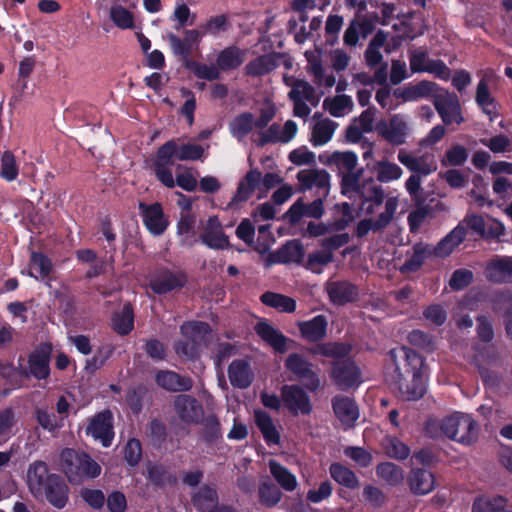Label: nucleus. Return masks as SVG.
I'll list each match as a JSON object with an SVG mask.
<instances>
[{
    "label": "nucleus",
    "instance_id": "f3484780",
    "mask_svg": "<svg viewBox=\"0 0 512 512\" xmlns=\"http://www.w3.org/2000/svg\"><path fill=\"white\" fill-rule=\"evenodd\" d=\"M54 476L48 475V469L44 462L31 464L27 472V482L31 493L37 498L43 497L51 477Z\"/></svg>",
    "mask_w": 512,
    "mask_h": 512
},
{
    "label": "nucleus",
    "instance_id": "a18cd8bd",
    "mask_svg": "<svg viewBox=\"0 0 512 512\" xmlns=\"http://www.w3.org/2000/svg\"><path fill=\"white\" fill-rule=\"evenodd\" d=\"M261 301L270 307L277 309L280 312L290 313L296 308V302L285 295L273 292H266L261 296Z\"/></svg>",
    "mask_w": 512,
    "mask_h": 512
},
{
    "label": "nucleus",
    "instance_id": "c85d7f7f",
    "mask_svg": "<svg viewBox=\"0 0 512 512\" xmlns=\"http://www.w3.org/2000/svg\"><path fill=\"white\" fill-rule=\"evenodd\" d=\"M254 420L267 445L272 446L280 443V433L267 412L261 409L255 410Z\"/></svg>",
    "mask_w": 512,
    "mask_h": 512
},
{
    "label": "nucleus",
    "instance_id": "4be33fe9",
    "mask_svg": "<svg viewBox=\"0 0 512 512\" xmlns=\"http://www.w3.org/2000/svg\"><path fill=\"white\" fill-rule=\"evenodd\" d=\"M185 276L168 270L159 271L150 280L151 289L157 294H165L185 284Z\"/></svg>",
    "mask_w": 512,
    "mask_h": 512
},
{
    "label": "nucleus",
    "instance_id": "1a4fd4ad",
    "mask_svg": "<svg viewBox=\"0 0 512 512\" xmlns=\"http://www.w3.org/2000/svg\"><path fill=\"white\" fill-rule=\"evenodd\" d=\"M435 108L446 125L461 124L464 118L458 97L448 91H440L434 99Z\"/></svg>",
    "mask_w": 512,
    "mask_h": 512
},
{
    "label": "nucleus",
    "instance_id": "4d7b16f0",
    "mask_svg": "<svg viewBox=\"0 0 512 512\" xmlns=\"http://www.w3.org/2000/svg\"><path fill=\"white\" fill-rule=\"evenodd\" d=\"M19 173L15 156L10 151H5L1 156L0 176L8 182L14 181Z\"/></svg>",
    "mask_w": 512,
    "mask_h": 512
},
{
    "label": "nucleus",
    "instance_id": "a878e982",
    "mask_svg": "<svg viewBox=\"0 0 512 512\" xmlns=\"http://www.w3.org/2000/svg\"><path fill=\"white\" fill-rule=\"evenodd\" d=\"M283 80L287 86L291 87V91L289 92L290 99L307 101L312 106H316L318 104L319 97L316 95L314 88L309 83L287 75H284Z\"/></svg>",
    "mask_w": 512,
    "mask_h": 512
},
{
    "label": "nucleus",
    "instance_id": "49530a36",
    "mask_svg": "<svg viewBox=\"0 0 512 512\" xmlns=\"http://www.w3.org/2000/svg\"><path fill=\"white\" fill-rule=\"evenodd\" d=\"M243 61L244 53L236 47H229L219 54L217 65L222 70H230L237 68Z\"/></svg>",
    "mask_w": 512,
    "mask_h": 512
},
{
    "label": "nucleus",
    "instance_id": "603ef678",
    "mask_svg": "<svg viewBox=\"0 0 512 512\" xmlns=\"http://www.w3.org/2000/svg\"><path fill=\"white\" fill-rule=\"evenodd\" d=\"M377 475L389 485H398L404 479L403 471L393 463L385 462L377 466Z\"/></svg>",
    "mask_w": 512,
    "mask_h": 512
},
{
    "label": "nucleus",
    "instance_id": "f03ea898",
    "mask_svg": "<svg viewBox=\"0 0 512 512\" xmlns=\"http://www.w3.org/2000/svg\"><path fill=\"white\" fill-rule=\"evenodd\" d=\"M437 428H440L444 436L462 444H471L478 436V425L475 420L469 414L460 412L444 418L440 423L429 421L426 431L430 436L437 437L438 433L434 431Z\"/></svg>",
    "mask_w": 512,
    "mask_h": 512
},
{
    "label": "nucleus",
    "instance_id": "8fccbe9b",
    "mask_svg": "<svg viewBox=\"0 0 512 512\" xmlns=\"http://www.w3.org/2000/svg\"><path fill=\"white\" fill-rule=\"evenodd\" d=\"M276 65L274 55H263L247 64L246 73L251 76L264 75L272 71Z\"/></svg>",
    "mask_w": 512,
    "mask_h": 512
},
{
    "label": "nucleus",
    "instance_id": "412c9836",
    "mask_svg": "<svg viewBox=\"0 0 512 512\" xmlns=\"http://www.w3.org/2000/svg\"><path fill=\"white\" fill-rule=\"evenodd\" d=\"M319 159L327 166H335L340 175H343V173L354 172L358 164V157L352 151H334L332 153H324L320 155Z\"/></svg>",
    "mask_w": 512,
    "mask_h": 512
},
{
    "label": "nucleus",
    "instance_id": "b1692460",
    "mask_svg": "<svg viewBox=\"0 0 512 512\" xmlns=\"http://www.w3.org/2000/svg\"><path fill=\"white\" fill-rule=\"evenodd\" d=\"M51 346L43 344L36 348L29 356L30 373L38 379H44L49 375V359Z\"/></svg>",
    "mask_w": 512,
    "mask_h": 512
},
{
    "label": "nucleus",
    "instance_id": "c756f323",
    "mask_svg": "<svg viewBox=\"0 0 512 512\" xmlns=\"http://www.w3.org/2000/svg\"><path fill=\"white\" fill-rule=\"evenodd\" d=\"M255 331L257 335L275 351L283 353L287 350L286 343L288 339L269 323L265 321L258 322L255 326Z\"/></svg>",
    "mask_w": 512,
    "mask_h": 512
},
{
    "label": "nucleus",
    "instance_id": "13d9d810",
    "mask_svg": "<svg viewBox=\"0 0 512 512\" xmlns=\"http://www.w3.org/2000/svg\"><path fill=\"white\" fill-rule=\"evenodd\" d=\"M383 201L384 211L376 218V225L384 228L393 220L399 205V198L397 195H388Z\"/></svg>",
    "mask_w": 512,
    "mask_h": 512
},
{
    "label": "nucleus",
    "instance_id": "5701e85b",
    "mask_svg": "<svg viewBox=\"0 0 512 512\" xmlns=\"http://www.w3.org/2000/svg\"><path fill=\"white\" fill-rule=\"evenodd\" d=\"M297 179L304 189L317 188L327 195L330 187V174L324 169H304L298 172Z\"/></svg>",
    "mask_w": 512,
    "mask_h": 512
},
{
    "label": "nucleus",
    "instance_id": "bf43d9fd",
    "mask_svg": "<svg viewBox=\"0 0 512 512\" xmlns=\"http://www.w3.org/2000/svg\"><path fill=\"white\" fill-rule=\"evenodd\" d=\"M384 44V37L378 33L369 43L366 52L365 58L366 62L369 66L373 67L378 65L382 60V54L380 52L381 47Z\"/></svg>",
    "mask_w": 512,
    "mask_h": 512
},
{
    "label": "nucleus",
    "instance_id": "79ce46f5",
    "mask_svg": "<svg viewBox=\"0 0 512 512\" xmlns=\"http://www.w3.org/2000/svg\"><path fill=\"white\" fill-rule=\"evenodd\" d=\"M323 107L334 117H343L350 113L353 108V101L350 96L336 95L327 98L323 102Z\"/></svg>",
    "mask_w": 512,
    "mask_h": 512
},
{
    "label": "nucleus",
    "instance_id": "393cba45",
    "mask_svg": "<svg viewBox=\"0 0 512 512\" xmlns=\"http://www.w3.org/2000/svg\"><path fill=\"white\" fill-rule=\"evenodd\" d=\"M261 173L257 170L249 171L238 185L237 191L228 204V208H235L238 204L247 201L253 191L260 185Z\"/></svg>",
    "mask_w": 512,
    "mask_h": 512
},
{
    "label": "nucleus",
    "instance_id": "39448f33",
    "mask_svg": "<svg viewBox=\"0 0 512 512\" xmlns=\"http://www.w3.org/2000/svg\"><path fill=\"white\" fill-rule=\"evenodd\" d=\"M209 332V325L203 322H188L183 324L181 326V334L185 338V341L176 344V353L185 357H194L198 347L205 341Z\"/></svg>",
    "mask_w": 512,
    "mask_h": 512
},
{
    "label": "nucleus",
    "instance_id": "473e14b6",
    "mask_svg": "<svg viewBox=\"0 0 512 512\" xmlns=\"http://www.w3.org/2000/svg\"><path fill=\"white\" fill-rule=\"evenodd\" d=\"M487 279L504 282L512 278V258L503 257L491 260L485 269Z\"/></svg>",
    "mask_w": 512,
    "mask_h": 512
},
{
    "label": "nucleus",
    "instance_id": "37998d69",
    "mask_svg": "<svg viewBox=\"0 0 512 512\" xmlns=\"http://www.w3.org/2000/svg\"><path fill=\"white\" fill-rule=\"evenodd\" d=\"M472 512H512L503 497H479L472 506Z\"/></svg>",
    "mask_w": 512,
    "mask_h": 512
},
{
    "label": "nucleus",
    "instance_id": "cd10ccee",
    "mask_svg": "<svg viewBox=\"0 0 512 512\" xmlns=\"http://www.w3.org/2000/svg\"><path fill=\"white\" fill-rule=\"evenodd\" d=\"M323 213V201L320 198L309 204H306L303 200H298L290 207L288 211L290 220L292 222H297L302 217L319 219Z\"/></svg>",
    "mask_w": 512,
    "mask_h": 512
},
{
    "label": "nucleus",
    "instance_id": "9b49d317",
    "mask_svg": "<svg viewBox=\"0 0 512 512\" xmlns=\"http://www.w3.org/2000/svg\"><path fill=\"white\" fill-rule=\"evenodd\" d=\"M184 37L181 39L173 33L167 35L170 48L174 55L188 58L194 49L199 46L205 31L198 29H189L183 32Z\"/></svg>",
    "mask_w": 512,
    "mask_h": 512
},
{
    "label": "nucleus",
    "instance_id": "6e6d98bb",
    "mask_svg": "<svg viewBox=\"0 0 512 512\" xmlns=\"http://www.w3.org/2000/svg\"><path fill=\"white\" fill-rule=\"evenodd\" d=\"M36 420L38 424L46 431L54 433L64 425V418L49 413L43 409L36 410Z\"/></svg>",
    "mask_w": 512,
    "mask_h": 512
},
{
    "label": "nucleus",
    "instance_id": "0e129e2a",
    "mask_svg": "<svg viewBox=\"0 0 512 512\" xmlns=\"http://www.w3.org/2000/svg\"><path fill=\"white\" fill-rule=\"evenodd\" d=\"M332 260V253L329 250L317 251L309 255L307 260V267L313 273H320L322 267L330 263Z\"/></svg>",
    "mask_w": 512,
    "mask_h": 512
},
{
    "label": "nucleus",
    "instance_id": "2f4dec72",
    "mask_svg": "<svg viewBox=\"0 0 512 512\" xmlns=\"http://www.w3.org/2000/svg\"><path fill=\"white\" fill-rule=\"evenodd\" d=\"M216 491L210 487H202L194 496V505L201 512H233L227 507H218Z\"/></svg>",
    "mask_w": 512,
    "mask_h": 512
},
{
    "label": "nucleus",
    "instance_id": "69168bd1",
    "mask_svg": "<svg viewBox=\"0 0 512 512\" xmlns=\"http://www.w3.org/2000/svg\"><path fill=\"white\" fill-rule=\"evenodd\" d=\"M476 99L478 104L483 108L484 112L490 115V119L492 120V115L495 113V107L493 100L489 95L487 84L484 80H481L478 84Z\"/></svg>",
    "mask_w": 512,
    "mask_h": 512
},
{
    "label": "nucleus",
    "instance_id": "e433bc0d",
    "mask_svg": "<svg viewBox=\"0 0 512 512\" xmlns=\"http://www.w3.org/2000/svg\"><path fill=\"white\" fill-rule=\"evenodd\" d=\"M43 497L56 508H63L68 500V487L59 476L51 477Z\"/></svg>",
    "mask_w": 512,
    "mask_h": 512
},
{
    "label": "nucleus",
    "instance_id": "c03bdc74",
    "mask_svg": "<svg viewBox=\"0 0 512 512\" xmlns=\"http://www.w3.org/2000/svg\"><path fill=\"white\" fill-rule=\"evenodd\" d=\"M255 127L257 128L256 121L251 113H242L229 124L231 134L238 140L246 137Z\"/></svg>",
    "mask_w": 512,
    "mask_h": 512
},
{
    "label": "nucleus",
    "instance_id": "6ab92c4d",
    "mask_svg": "<svg viewBox=\"0 0 512 512\" xmlns=\"http://www.w3.org/2000/svg\"><path fill=\"white\" fill-rule=\"evenodd\" d=\"M339 212L342 216L329 225L310 223L307 227L309 235L317 237L330 231H341L345 229L354 219L353 209L348 203H343L339 207Z\"/></svg>",
    "mask_w": 512,
    "mask_h": 512
},
{
    "label": "nucleus",
    "instance_id": "052dcab7",
    "mask_svg": "<svg viewBox=\"0 0 512 512\" xmlns=\"http://www.w3.org/2000/svg\"><path fill=\"white\" fill-rule=\"evenodd\" d=\"M259 497L262 504L273 507L281 500L282 493L273 484L263 482L259 487Z\"/></svg>",
    "mask_w": 512,
    "mask_h": 512
},
{
    "label": "nucleus",
    "instance_id": "20e7f679",
    "mask_svg": "<svg viewBox=\"0 0 512 512\" xmlns=\"http://www.w3.org/2000/svg\"><path fill=\"white\" fill-rule=\"evenodd\" d=\"M61 467L70 482L79 483L84 478L100 475L101 467L89 455L65 449L61 453Z\"/></svg>",
    "mask_w": 512,
    "mask_h": 512
},
{
    "label": "nucleus",
    "instance_id": "7c9ffc66",
    "mask_svg": "<svg viewBox=\"0 0 512 512\" xmlns=\"http://www.w3.org/2000/svg\"><path fill=\"white\" fill-rule=\"evenodd\" d=\"M366 167L376 175L377 180L381 183L398 180L403 173L399 165L386 159L373 163L368 162Z\"/></svg>",
    "mask_w": 512,
    "mask_h": 512
},
{
    "label": "nucleus",
    "instance_id": "58836bf2",
    "mask_svg": "<svg viewBox=\"0 0 512 512\" xmlns=\"http://www.w3.org/2000/svg\"><path fill=\"white\" fill-rule=\"evenodd\" d=\"M410 488L416 494H428L434 489L435 480L431 472L425 469L412 470L409 479Z\"/></svg>",
    "mask_w": 512,
    "mask_h": 512
},
{
    "label": "nucleus",
    "instance_id": "72a5a7b5",
    "mask_svg": "<svg viewBox=\"0 0 512 512\" xmlns=\"http://www.w3.org/2000/svg\"><path fill=\"white\" fill-rule=\"evenodd\" d=\"M298 327L303 338L310 342L318 341L326 336L327 319L318 315L311 320L299 322Z\"/></svg>",
    "mask_w": 512,
    "mask_h": 512
},
{
    "label": "nucleus",
    "instance_id": "dca6fc26",
    "mask_svg": "<svg viewBox=\"0 0 512 512\" xmlns=\"http://www.w3.org/2000/svg\"><path fill=\"white\" fill-rule=\"evenodd\" d=\"M201 241L212 249H225L228 247V237L223 232L222 225L216 216L209 217L203 224Z\"/></svg>",
    "mask_w": 512,
    "mask_h": 512
},
{
    "label": "nucleus",
    "instance_id": "6e6552de",
    "mask_svg": "<svg viewBox=\"0 0 512 512\" xmlns=\"http://www.w3.org/2000/svg\"><path fill=\"white\" fill-rule=\"evenodd\" d=\"M284 406L293 415H307L312 411V404L307 392L299 385H284L281 388Z\"/></svg>",
    "mask_w": 512,
    "mask_h": 512
},
{
    "label": "nucleus",
    "instance_id": "9d476101",
    "mask_svg": "<svg viewBox=\"0 0 512 512\" xmlns=\"http://www.w3.org/2000/svg\"><path fill=\"white\" fill-rule=\"evenodd\" d=\"M286 368L299 379L306 380V387L315 391L320 387V379L313 369V364L299 354H291L285 362Z\"/></svg>",
    "mask_w": 512,
    "mask_h": 512
},
{
    "label": "nucleus",
    "instance_id": "f704fd0d",
    "mask_svg": "<svg viewBox=\"0 0 512 512\" xmlns=\"http://www.w3.org/2000/svg\"><path fill=\"white\" fill-rule=\"evenodd\" d=\"M230 383L237 388H247L253 378L249 364L244 360L233 361L228 369Z\"/></svg>",
    "mask_w": 512,
    "mask_h": 512
},
{
    "label": "nucleus",
    "instance_id": "e2e57ef3",
    "mask_svg": "<svg viewBox=\"0 0 512 512\" xmlns=\"http://www.w3.org/2000/svg\"><path fill=\"white\" fill-rule=\"evenodd\" d=\"M281 262H296L303 258V249L298 241L288 242L278 254Z\"/></svg>",
    "mask_w": 512,
    "mask_h": 512
},
{
    "label": "nucleus",
    "instance_id": "0eeeda50",
    "mask_svg": "<svg viewBox=\"0 0 512 512\" xmlns=\"http://www.w3.org/2000/svg\"><path fill=\"white\" fill-rule=\"evenodd\" d=\"M410 69L413 73L427 72L442 80H448L450 69L440 60L428 58L424 50L417 49L410 53Z\"/></svg>",
    "mask_w": 512,
    "mask_h": 512
},
{
    "label": "nucleus",
    "instance_id": "ea45409f",
    "mask_svg": "<svg viewBox=\"0 0 512 512\" xmlns=\"http://www.w3.org/2000/svg\"><path fill=\"white\" fill-rule=\"evenodd\" d=\"M466 230L463 226L455 227L444 239H442L435 248V254L445 257L451 254L464 240Z\"/></svg>",
    "mask_w": 512,
    "mask_h": 512
},
{
    "label": "nucleus",
    "instance_id": "5fc2aeb1",
    "mask_svg": "<svg viewBox=\"0 0 512 512\" xmlns=\"http://www.w3.org/2000/svg\"><path fill=\"white\" fill-rule=\"evenodd\" d=\"M351 351V346L343 343H325L318 345L312 350L314 354H320L326 357L340 359L347 356Z\"/></svg>",
    "mask_w": 512,
    "mask_h": 512
},
{
    "label": "nucleus",
    "instance_id": "680f3d73",
    "mask_svg": "<svg viewBox=\"0 0 512 512\" xmlns=\"http://www.w3.org/2000/svg\"><path fill=\"white\" fill-rule=\"evenodd\" d=\"M386 453L395 459H406L410 454L409 447L397 438L389 437L385 443Z\"/></svg>",
    "mask_w": 512,
    "mask_h": 512
},
{
    "label": "nucleus",
    "instance_id": "aec40b11",
    "mask_svg": "<svg viewBox=\"0 0 512 512\" xmlns=\"http://www.w3.org/2000/svg\"><path fill=\"white\" fill-rule=\"evenodd\" d=\"M139 207L147 229L154 235L162 234L167 228L168 222L161 205L158 203L151 205L140 203Z\"/></svg>",
    "mask_w": 512,
    "mask_h": 512
},
{
    "label": "nucleus",
    "instance_id": "09e8293b",
    "mask_svg": "<svg viewBox=\"0 0 512 512\" xmlns=\"http://www.w3.org/2000/svg\"><path fill=\"white\" fill-rule=\"evenodd\" d=\"M52 269L50 260L41 253L32 252L29 275L36 279H45Z\"/></svg>",
    "mask_w": 512,
    "mask_h": 512
},
{
    "label": "nucleus",
    "instance_id": "7ed1b4c3",
    "mask_svg": "<svg viewBox=\"0 0 512 512\" xmlns=\"http://www.w3.org/2000/svg\"><path fill=\"white\" fill-rule=\"evenodd\" d=\"M390 357L396 365V369H400V361H404L408 367L407 372L412 373L411 384L406 386L403 391V396L408 401H415L420 399L425 391L426 384L423 378L422 369L424 367V360L419 354L410 348L401 346L390 351Z\"/></svg>",
    "mask_w": 512,
    "mask_h": 512
},
{
    "label": "nucleus",
    "instance_id": "2eb2a0df",
    "mask_svg": "<svg viewBox=\"0 0 512 512\" xmlns=\"http://www.w3.org/2000/svg\"><path fill=\"white\" fill-rule=\"evenodd\" d=\"M397 158L408 170L420 175L426 176L437 170V162L433 154L416 156L405 150H400Z\"/></svg>",
    "mask_w": 512,
    "mask_h": 512
},
{
    "label": "nucleus",
    "instance_id": "de8ad7c7",
    "mask_svg": "<svg viewBox=\"0 0 512 512\" xmlns=\"http://www.w3.org/2000/svg\"><path fill=\"white\" fill-rule=\"evenodd\" d=\"M109 16L114 25L122 30L134 27V15L120 4H114L109 11Z\"/></svg>",
    "mask_w": 512,
    "mask_h": 512
},
{
    "label": "nucleus",
    "instance_id": "f257e3e1",
    "mask_svg": "<svg viewBox=\"0 0 512 512\" xmlns=\"http://www.w3.org/2000/svg\"><path fill=\"white\" fill-rule=\"evenodd\" d=\"M363 169L341 175V192L349 198H360L361 210L366 214H373L383 203V190L381 186L369 179L361 183Z\"/></svg>",
    "mask_w": 512,
    "mask_h": 512
},
{
    "label": "nucleus",
    "instance_id": "c9c22d12",
    "mask_svg": "<svg viewBox=\"0 0 512 512\" xmlns=\"http://www.w3.org/2000/svg\"><path fill=\"white\" fill-rule=\"evenodd\" d=\"M156 382L162 388L170 391H186L192 387V381L189 378L182 377L173 371L158 372Z\"/></svg>",
    "mask_w": 512,
    "mask_h": 512
},
{
    "label": "nucleus",
    "instance_id": "f8f14e48",
    "mask_svg": "<svg viewBox=\"0 0 512 512\" xmlns=\"http://www.w3.org/2000/svg\"><path fill=\"white\" fill-rule=\"evenodd\" d=\"M112 413L103 411L94 416L86 428L87 435L101 442L104 447H109L114 438Z\"/></svg>",
    "mask_w": 512,
    "mask_h": 512
},
{
    "label": "nucleus",
    "instance_id": "423d86ee",
    "mask_svg": "<svg viewBox=\"0 0 512 512\" xmlns=\"http://www.w3.org/2000/svg\"><path fill=\"white\" fill-rule=\"evenodd\" d=\"M376 131L392 145L404 144L410 133L409 118L404 114H394L388 119L379 121Z\"/></svg>",
    "mask_w": 512,
    "mask_h": 512
},
{
    "label": "nucleus",
    "instance_id": "4c0bfd02",
    "mask_svg": "<svg viewBox=\"0 0 512 512\" xmlns=\"http://www.w3.org/2000/svg\"><path fill=\"white\" fill-rule=\"evenodd\" d=\"M268 467L271 475L283 490L288 492L296 490L298 486L297 478L286 467L275 460H269Z\"/></svg>",
    "mask_w": 512,
    "mask_h": 512
},
{
    "label": "nucleus",
    "instance_id": "3c124183",
    "mask_svg": "<svg viewBox=\"0 0 512 512\" xmlns=\"http://www.w3.org/2000/svg\"><path fill=\"white\" fill-rule=\"evenodd\" d=\"M112 324L117 333L121 335L128 334L134 325L132 308L129 305H124L121 312L114 315Z\"/></svg>",
    "mask_w": 512,
    "mask_h": 512
},
{
    "label": "nucleus",
    "instance_id": "864d4df0",
    "mask_svg": "<svg viewBox=\"0 0 512 512\" xmlns=\"http://www.w3.org/2000/svg\"><path fill=\"white\" fill-rule=\"evenodd\" d=\"M330 474L336 482L343 486L351 489L358 486V479L354 472L340 464H332L330 467Z\"/></svg>",
    "mask_w": 512,
    "mask_h": 512
},
{
    "label": "nucleus",
    "instance_id": "ddd939ff",
    "mask_svg": "<svg viewBox=\"0 0 512 512\" xmlns=\"http://www.w3.org/2000/svg\"><path fill=\"white\" fill-rule=\"evenodd\" d=\"M332 377L341 390L355 389L362 382L359 368L349 360L335 362Z\"/></svg>",
    "mask_w": 512,
    "mask_h": 512
},
{
    "label": "nucleus",
    "instance_id": "338daca9",
    "mask_svg": "<svg viewBox=\"0 0 512 512\" xmlns=\"http://www.w3.org/2000/svg\"><path fill=\"white\" fill-rule=\"evenodd\" d=\"M204 148L200 145L187 143L177 146V159L182 161L198 160L204 155Z\"/></svg>",
    "mask_w": 512,
    "mask_h": 512
},
{
    "label": "nucleus",
    "instance_id": "bb28decb",
    "mask_svg": "<svg viewBox=\"0 0 512 512\" xmlns=\"http://www.w3.org/2000/svg\"><path fill=\"white\" fill-rule=\"evenodd\" d=\"M337 123L329 118H316L311 127L310 142L313 146H323L333 137Z\"/></svg>",
    "mask_w": 512,
    "mask_h": 512
},
{
    "label": "nucleus",
    "instance_id": "a211bd4d",
    "mask_svg": "<svg viewBox=\"0 0 512 512\" xmlns=\"http://www.w3.org/2000/svg\"><path fill=\"white\" fill-rule=\"evenodd\" d=\"M336 418L344 428H351L359 417V409L353 399L345 396H335L332 400Z\"/></svg>",
    "mask_w": 512,
    "mask_h": 512
},
{
    "label": "nucleus",
    "instance_id": "774afa93",
    "mask_svg": "<svg viewBox=\"0 0 512 512\" xmlns=\"http://www.w3.org/2000/svg\"><path fill=\"white\" fill-rule=\"evenodd\" d=\"M468 158V153L465 147L455 145L451 147L442 160L443 165L460 166L465 163Z\"/></svg>",
    "mask_w": 512,
    "mask_h": 512
},
{
    "label": "nucleus",
    "instance_id": "4468645a",
    "mask_svg": "<svg viewBox=\"0 0 512 512\" xmlns=\"http://www.w3.org/2000/svg\"><path fill=\"white\" fill-rule=\"evenodd\" d=\"M174 409L178 418L185 424H197L204 416L202 405L193 397L185 394L175 398Z\"/></svg>",
    "mask_w": 512,
    "mask_h": 512
},
{
    "label": "nucleus",
    "instance_id": "a19ab883",
    "mask_svg": "<svg viewBox=\"0 0 512 512\" xmlns=\"http://www.w3.org/2000/svg\"><path fill=\"white\" fill-rule=\"evenodd\" d=\"M327 292L335 304H344L353 301L357 295L355 286L346 282H330Z\"/></svg>",
    "mask_w": 512,
    "mask_h": 512
}]
</instances>
